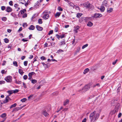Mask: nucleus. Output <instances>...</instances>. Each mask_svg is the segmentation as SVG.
Segmentation results:
<instances>
[{
    "instance_id": "nucleus-1",
    "label": "nucleus",
    "mask_w": 122,
    "mask_h": 122,
    "mask_svg": "<svg viewBox=\"0 0 122 122\" xmlns=\"http://www.w3.org/2000/svg\"><path fill=\"white\" fill-rule=\"evenodd\" d=\"M99 116V114L97 113L96 111H94L91 113L90 116V118L91 120L90 122H94L98 119Z\"/></svg>"
},
{
    "instance_id": "nucleus-2",
    "label": "nucleus",
    "mask_w": 122,
    "mask_h": 122,
    "mask_svg": "<svg viewBox=\"0 0 122 122\" xmlns=\"http://www.w3.org/2000/svg\"><path fill=\"white\" fill-rule=\"evenodd\" d=\"M90 88V86L89 85H85L83 89L80 91H79V92L81 91V92H83L87 91Z\"/></svg>"
},
{
    "instance_id": "nucleus-3",
    "label": "nucleus",
    "mask_w": 122,
    "mask_h": 122,
    "mask_svg": "<svg viewBox=\"0 0 122 122\" xmlns=\"http://www.w3.org/2000/svg\"><path fill=\"white\" fill-rule=\"evenodd\" d=\"M5 80L7 82H11L12 81V78L11 76H8L5 78Z\"/></svg>"
},
{
    "instance_id": "nucleus-4",
    "label": "nucleus",
    "mask_w": 122,
    "mask_h": 122,
    "mask_svg": "<svg viewBox=\"0 0 122 122\" xmlns=\"http://www.w3.org/2000/svg\"><path fill=\"white\" fill-rule=\"evenodd\" d=\"M83 5L84 7H85L86 9H90V4L88 2L84 3Z\"/></svg>"
},
{
    "instance_id": "nucleus-5",
    "label": "nucleus",
    "mask_w": 122,
    "mask_h": 122,
    "mask_svg": "<svg viewBox=\"0 0 122 122\" xmlns=\"http://www.w3.org/2000/svg\"><path fill=\"white\" fill-rule=\"evenodd\" d=\"M35 74V73L33 72H31L29 73L28 74V76L29 77V78L28 79L31 81V79L32 78V75L34 74Z\"/></svg>"
},
{
    "instance_id": "nucleus-6",
    "label": "nucleus",
    "mask_w": 122,
    "mask_h": 122,
    "mask_svg": "<svg viewBox=\"0 0 122 122\" xmlns=\"http://www.w3.org/2000/svg\"><path fill=\"white\" fill-rule=\"evenodd\" d=\"M12 10V9L10 7L7 6L6 7V9L5 10V11L6 12H11Z\"/></svg>"
},
{
    "instance_id": "nucleus-7",
    "label": "nucleus",
    "mask_w": 122,
    "mask_h": 122,
    "mask_svg": "<svg viewBox=\"0 0 122 122\" xmlns=\"http://www.w3.org/2000/svg\"><path fill=\"white\" fill-rule=\"evenodd\" d=\"M118 111V109H115L114 110L111 111L110 112V114L111 115H112L115 114L116 112H117Z\"/></svg>"
},
{
    "instance_id": "nucleus-8",
    "label": "nucleus",
    "mask_w": 122,
    "mask_h": 122,
    "mask_svg": "<svg viewBox=\"0 0 122 122\" xmlns=\"http://www.w3.org/2000/svg\"><path fill=\"white\" fill-rule=\"evenodd\" d=\"M36 28L37 30L40 31H42L43 29V28L42 27L38 25H36Z\"/></svg>"
},
{
    "instance_id": "nucleus-9",
    "label": "nucleus",
    "mask_w": 122,
    "mask_h": 122,
    "mask_svg": "<svg viewBox=\"0 0 122 122\" xmlns=\"http://www.w3.org/2000/svg\"><path fill=\"white\" fill-rule=\"evenodd\" d=\"M42 114L45 117H47L49 115L48 114L45 110H43L42 111Z\"/></svg>"
},
{
    "instance_id": "nucleus-10",
    "label": "nucleus",
    "mask_w": 122,
    "mask_h": 122,
    "mask_svg": "<svg viewBox=\"0 0 122 122\" xmlns=\"http://www.w3.org/2000/svg\"><path fill=\"white\" fill-rule=\"evenodd\" d=\"M49 16L48 14L47 13L45 14L43 16V18L45 19H48L49 17Z\"/></svg>"
},
{
    "instance_id": "nucleus-11",
    "label": "nucleus",
    "mask_w": 122,
    "mask_h": 122,
    "mask_svg": "<svg viewBox=\"0 0 122 122\" xmlns=\"http://www.w3.org/2000/svg\"><path fill=\"white\" fill-rule=\"evenodd\" d=\"M103 6H105L106 7H107L108 6V5L107 4V1L106 0H105L103 1L102 3Z\"/></svg>"
},
{
    "instance_id": "nucleus-12",
    "label": "nucleus",
    "mask_w": 122,
    "mask_h": 122,
    "mask_svg": "<svg viewBox=\"0 0 122 122\" xmlns=\"http://www.w3.org/2000/svg\"><path fill=\"white\" fill-rule=\"evenodd\" d=\"M40 5V4L39 3H38V2H37L36 4V5H35L34 6V9L38 8Z\"/></svg>"
},
{
    "instance_id": "nucleus-13",
    "label": "nucleus",
    "mask_w": 122,
    "mask_h": 122,
    "mask_svg": "<svg viewBox=\"0 0 122 122\" xmlns=\"http://www.w3.org/2000/svg\"><path fill=\"white\" fill-rule=\"evenodd\" d=\"M69 102V100L68 99H66L64 102L63 105L65 106L68 104Z\"/></svg>"
},
{
    "instance_id": "nucleus-14",
    "label": "nucleus",
    "mask_w": 122,
    "mask_h": 122,
    "mask_svg": "<svg viewBox=\"0 0 122 122\" xmlns=\"http://www.w3.org/2000/svg\"><path fill=\"white\" fill-rule=\"evenodd\" d=\"M105 8L104 7L103 5H102L100 8V10L102 12H103L104 11Z\"/></svg>"
},
{
    "instance_id": "nucleus-15",
    "label": "nucleus",
    "mask_w": 122,
    "mask_h": 122,
    "mask_svg": "<svg viewBox=\"0 0 122 122\" xmlns=\"http://www.w3.org/2000/svg\"><path fill=\"white\" fill-rule=\"evenodd\" d=\"M68 4L71 7H72L73 8L74 7V5L73 3L72 2H71L70 1H69L68 2H67Z\"/></svg>"
},
{
    "instance_id": "nucleus-16",
    "label": "nucleus",
    "mask_w": 122,
    "mask_h": 122,
    "mask_svg": "<svg viewBox=\"0 0 122 122\" xmlns=\"http://www.w3.org/2000/svg\"><path fill=\"white\" fill-rule=\"evenodd\" d=\"M65 41L64 40H63V41L60 42V46H62L66 44L65 43Z\"/></svg>"
},
{
    "instance_id": "nucleus-17",
    "label": "nucleus",
    "mask_w": 122,
    "mask_h": 122,
    "mask_svg": "<svg viewBox=\"0 0 122 122\" xmlns=\"http://www.w3.org/2000/svg\"><path fill=\"white\" fill-rule=\"evenodd\" d=\"M35 28V26L33 25H31L29 27V29L30 30H33Z\"/></svg>"
},
{
    "instance_id": "nucleus-18",
    "label": "nucleus",
    "mask_w": 122,
    "mask_h": 122,
    "mask_svg": "<svg viewBox=\"0 0 122 122\" xmlns=\"http://www.w3.org/2000/svg\"><path fill=\"white\" fill-rule=\"evenodd\" d=\"M6 116V114L5 113H4L0 115V117L3 118H6L5 117Z\"/></svg>"
},
{
    "instance_id": "nucleus-19",
    "label": "nucleus",
    "mask_w": 122,
    "mask_h": 122,
    "mask_svg": "<svg viewBox=\"0 0 122 122\" xmlns=\"http://www.w3.org/2000/svg\"><path fill=\"white\" fill-rule=\"evenodd\" d=\"M61 13V12H57L55 15V17L56 18L59 17Z\"/></svg>"
},
{
    "instance_id": "nucleus-20",
    "label": "nucleus",
    "mask_w": 122,
    "mask_h": 122,
    "mask_svg": "<svg viewBox=\"0 0 122 122\" xmlns=\"http://www.w3.org/2000/svg\"><path fill=\"white\" fill-rule=\"evenodd\" d=\"M19 72L21 75H22L23 73L24 72L23 71V70L22 69H19Z\"/></svg>"
},
{
    "instance_id": "nucleus-21",
    "label": "nucleus",
    "mask_w": 122,
    "mask_h": 122,
    "mask_svg": "<svg viewBox=\"0 0 122 122\" xmlns=\"http://www.w3.org/2000/svg\"><path fill=\"white\" fill-rule=\"evenodd\" d=\"M82 15V13H78L76 14V17L78 18H79Z\"/></svg>"
},
{
    "instance_id": "nucleus-22",
    "label": "nucleus",
    "mask_w": 122,
    "mask_h": 122,
    "mask_svg": "<svg viewBox=\"0 0 122 122\" xmlns=\"http://www.w3.org/2000/svg\"><path fill=\"white\" fill-rule=\"evenodd\" d=\"M89 71V69L88 68L85 69L83 72V73L84 74H86Z\"/></svg>"
},
{
    "instance_id": "nucleus-23",
    "label": "nucleus",
    "mask_w": 122,
    "mask_h": 122,
    "mask_svg": "<svg viewBox=\"0 0 122 122\" xmlns=\"http://www.w3.org/2000/svg\"><path fill=\"white\" fill-rule=\"evenodd\" d=\"M93 25V23L91 22H89L87 25L89 27H91Z\"/></svg>"
},
{
    "instance_id": "nucleus-24",
    "label": "nucleus",
    "mask_w": 122,
    "mask_h": 122,
    "mask_svg": "<svg viewBox=\"0 0 122 122\" xmlns=\"http://www.w3.org/2000/svg\"><path fill=\"white\" fill-rule=\"evenodd\" d=\"M113 10V9L111 8H108L107 9V11L108 12L110 13L112 12Z\"/></svg>"
},
{
    "instance_id": "nucleus-25",
    "label": "nucleus",
    "mask_w": 122,
    "mask_h": 122,
    "mask_svg": "<svg viewBox=\"0 0 122 122\" xmlns=\"http://www.w3.org/2000/svg\"><path fill=\"white\" fill-rule=\"evenodd\" d=\"M17 105V104L16 103H15L14 104L11 105V106L10 107V109H11V108L15 107Z\"/></svg>"
},
{
    "instance_id": "nucleus-26",
    "label": "nucleus",
    "mask_w": 122,
    "mask_h": 122,
    "mask_svg": "<svg viewBox=\"0 0 122 122\" xmlns=\"http://www.w3.org/2000/svg\"><path fill=\"white\" fill-rule=\"evenodd\" d=\"M73 8H74L77 10H79L80 8L77 5H74V6Z\"/></svg>"
},
{
    "instance_id": "nucleus-27",
    "label": "nucleus",
    "mask_w": 122,
    "mask_h": 122,
    "mask_svg": "<svg viewBox=\"0 0 122 122\" xmlns=\"http://www.w3.org/2000/svg\"><path fill=\"white\" fill-rule=\"evenodd\" d=\"M2 20L4 21H5L7 20V18L6 17H2L1 18Z\"/></svg>"
},
{
    "instance_id": "nucleus-28",
    "label": "nucleus",
    "mask_w": 122,
    "mask_h": 122,
    "mask_svg": "<svg viewBox=\"0 0 122 122\" xmlns=\"http://www.w3.org/2000/svg\"><path fill=\"white\" fill-rule=\"evenodd\" d=\"M13 64L14 66L16 67L18 66V65L17 64V62L16 61H14L13 62Z\"/></svg>"
},
{
    "instance_id": "nucleus-29",
    "label": "nucleus",
    "mask_w": 122,
    "mask_h": 122,
    "mask_svg": "<svg viewBox=\"0 0 122 122\" xmlns=\"http://www.w3.org/2000/svg\"><path fill=\"white\" fill-rule=\"evenodd\" d=\"M80 28V27L79 26H77L76 27L75 30V32L76 33L78 32V30Z\"/></svg>"
},
{
    "instance_id": "nucleus-30",
    "label": "nucleus",
    "mask_w": 122,
    "mask_h": 122,
    "mask_svg": "<svg viewBox=\"0 0 122 122\" xmlns=\"http://www.w3.org/2000/svg\"><path fill=\"white\" fill-rule=\"evenodd\" d=\"M37 81L35 79H33L31 80V83L33 84H34L35 83H37Z\"/></svg>"
},
{
    "instance_id": "nucleus-31",
    "label": "nucleus",
    "mask_w": 122,
    "mask_h": 122,
    "mask_svg": "<svg viewBox=\"0 0 122 122\" xmlns=\"http://www.w3.org/2000/svg\"><path fill=\"white\" fill-rule=\"evenodd\" d=\"M85 19L84 17H81L79 20V21L80 22H81L83 21Z\"/></svg>"
},
{
    "instance_id": "nucleus-32",
    "label": "nucleus",
    "mask_w": 122,
    "mask_h": 122,
    "mask_svg": "<svg viewBox=\"0 0 122 122\" xmlns=\"http://www.w3.org/2000/svg\"><path fill=\"white\" fill-rule=\"evenodd\" d=\"M26 100L27 99L26 98H24L21 99L20 101L22 102H25Z\"/></svg>"
},
{
    "instance_id": "nucleus-33",
    "label": "nucleus",
    "mask_w": 122,
    "mask_h": 122,
    "mask_svg": "<svg viewBox=\"0 0 122 122\" xmlns=\"http://www.w3.org/2000/svg\"><path fill=\"white\" fill-rule=\"evenodd\" d=\"M8 93L10 94V95L12 94L13 93V90H10L8 91L7 92Z\"/></svg>"
},
{
    "instance_id": "nucleus-34",
    "label": "nucleus",
    "mask_w": 122,
    "mask_h": 122,
    "mask_svg": "<svg viewBox=\"0 0 122 122\" xmlns=\"http://www.w3.org/2000/svg\"><path fill=\"white\" fill-rule=\"evenodd\" d=\"M38 23L40 24H42V20L41 19H39L38 20Z\"/></svg>"
},
{
    "instance_id": "nucleus-35",
    "label": "nucleus",
    "mask_w": 122,
    "mask_h": 122,
    "mask_svg": "<svg viewBox=\"0 0 122 122\" xmlns=\"http://www.w3.org/2000/svg\"><path fill=\"white\" fill-rule=\"evenodd\" d=\"M26 11V10L25 9H24L23 10H21L20 11V12H21V14H22L24 13Z\"/></svg>"
},
{
    "instance_id": "nucleus-36",
    "label": "nucleus",
    "mask_w": 122,
    "mask_h": 122,
    "mask_svg": "<svg viewBox=\"0 0 122 122\" xmlns=\"http://www.w3.org/2000/svg\"><path fill=\"white\" fill-rule=\"evenodd\" d=\"M88 46V44H85V45H83V46H82V49H84L85 48H86V47H87Z\"/></svg>"
},
{
    "instance_id": "nucleus-37",
    "label": "nucleus",
    "mask_w": 122,
    "mask_h": 122,
    "mask_svg": "<svg viewBox=\"0 0 122 122\" xmlns=\"http://www.w3.org/2000/svg\"><path fill=\"white\" fill-rule=\"evenodd\" d=\"M64 51H63V50H58L57 52H56V53H61V52H63Z\"/></svg>"
},
{
    "instance_id": "nucleus-38",
    "label": "nucleus",
    "mask_w": 122,
    "mask_h": 122,
    "mask_svg": "<svg viewBox=\"0 0 122 122\" xmlns=\"http://www.w3.org/2000/svg\"><path fill=\"white\" fill-rule=\"evenodd\" d=\"M41 63L42 64L43 66L45 67V68H46L47 67V65L45 64L44 62H42Z\"/></svg>"
},
{
    "instance_id": "nucleus-39",
    "label": "nucleus",
    "mask_w": 122,
    "mask_h": 122,
    "mask_svg": "<svg viewBox=\"0 0 122 122\" xmlns=\"http://www.w3.org/2000/svg\"><path fill=\"white\" fill-rule=\"evenodd\" d=\"M21 1H22V2H20V3L22 4H25L26 2L25 0H21Z\"/></svg>"
},
{
    "instance_id": "nucleus-40",
    "label": "nucleus",
    "mask_w": 122,
    "mask_h": 122,
    "mask_svg": "<svg viewBox=\"0 0 122 122\" xmlns=\"http://www.w3.org/2000/svg\"><path fill=\"white\" fill-rule=\"evenodd\" d=\"M7 98H8V97H6L5 98V100L4 102V103H7L8 102L9 100H8L7 99Z\"/></svg>"
},
{
    "instance_id": "nucleus-41",
    "label": "nucleus",
    "mask_w": 122,
    "mask_h": 122,
    "mask_svg": "<svg viewBox=\"0 0 122 122\" xmlns=\"http://www.w3.org/2000/svg\"><path fill=\"white\" fill-rule=\"evenodd\" d=\"M4 41L6 43H8L9 42V40L7 39L6 38L4 39Z\"/></svg>"
},
{
    "instance_id": "nucleus-42",
    "label": "nucleus",
    "mask_w": 122,
    "mask_h": 122,
    "mask_svg": "<svg viewBox=\"0 0 122 122\" xmlns=\"http://www.w3.org/2000/svg\"><path fill=\"white\" fill-rule=\"evenodd\" d=\"M28 61H24V64L25 66H26L27 65Z\"/></svg>"
},
{
    "instance_id": "nucleus-43",
    "label": "nucleus",
    "mask_w": 122,
    "mask_h": 122,
    "mask_svg": "<svg viewBox=\"0 0 122 122\" xmlns=\"http://www.w3.org/2000/svg\"><path fill=\"white\" fill-rule=\"evenodd\" d=\"M28 76H27L26 75H25L23 77V78L25 80H26V79L27 78Z\"/></svg>"
},
{
    "instance_id": "nucleus-44",
    "label": "nucleus",
    "mask_w": 122,
    "mask_h": 122,
    "mask_svg": "<svg viewBox=\"0 0 122 122\" xmlns=\"http://www.w3.org/2000/svg\"><path fill=\"white\" fill-rule=\"evenodd\" d=\"M5 8V7L4 6H2L1 7V9L2 10H4Z\"/></svg>"
},
{
    "instance_id": "nucleus-45",
    "label": "nucleus",
    "mask_w": 122,
    "mask_h": 122,
    "mask_svg": "<svg viewBox=\"0 0 122 122\" xmlns=\"http://www.w3.org/2000/svg\"><path fill=\"white\" fill-rule=\"evenodd\" d=\"M41 59L42 60H46V58L44 56H42L41 57Z\"/></svg>"
},
{
    "instance_id": "nucleus-46",
    "label": "nucleus",
    "mask_w": 122,
    "mask_h": 122,
    "mask_svg": "<svg viewBox=\"0 0 122 122\" xmlns=\"http://www.w3.org/2000/svg\"><path fill=\"white\" fill-rule=\"evenodd\" d=\"M5 81H0V84H4L5 83Z\"/></svg>"
},
{
    "instance_id": "nucleus-47",
    "label": "nucleus",
    "mask_w": 122,
    "mask_h": 122,
    "mask_svg": "<svg viewBox=\"0 0 122 122\" xmlns=\"http://www.w3.org/2000/svg\"><path fill=\"white\" fill-rule=\"evenodd\" d=\"M98 13H95L94 14V17L96 18H98Z\"/></svg>"
},
{
    "instance_id": "nucleus-48",
    "label": "nucleus",
    "mask_w": 122,
    "mask_h": 122,
    "mask_svg": "<svg viewBox=\"0 0 122 122\" xmlns=\"http://www.w3.org/2000/svg\"><path fill=\"white\" fill-rule=\"evenodd\" d=\"M14 7L16 9L19 6V5L17 4H15L14 5Z\"/></svg>"
},
{
    "instance_id": "nucleus-49",
    "label": "nucleus",
    "mask_w": 122,
    "mask_h": 122,
    "mask_svg": "<svg viewBox=\"0 0 122 122\" xmlns=\"http://www.w3.org/2000/svg\"><path fill=\"white\" fill-rule=\"evenodd\" d=\"M58 9L59 11H62L63 10L60 7H58Z\"/></svg>"
},
{
    "instance_id": "nucleus-50",
    "label": "nucleus",
    "mask_w": 122,
    "mask_h": 122,
    "mask_svg": "<svg viewBox=\"0 0 122 122\" xmlns=\"http://www.w3.org/2000/svg\"><path fill=\"white\" fill-rule=\"evenodd\" d=\"M20 109H21L20 107H16L15 109V110L17 111Z\"/></svg>"
},
{
    "instance_id": "nucleus-51",
    "label": "nucleus",
    "mask_w": 122,
    "mask_h": 122,
    "mask_svg": "<svg viewBox=\"0 0 122 122\" xmlns=\"http://www.w3.org/2000/svg\"><path fill=\"white\" fill-rule=\"evenodd\" d=\"M65 35L63 34L62 35L60 36V38L62 39L65 37Z\"/></svg>"
},
{
    "instance_id": "nucleus-52",
    "label": "nucleus",
    "mask_w": 122,
    "mask_h": 122,
    "mask_svg": "<svg viewBox=\"0 0 122 122\" xmlns=\"http://www.w3.org/2000/svg\"><path fill=\"white\" fill-rule=\"evenodd\" d=\"M19 92L18 90L16 89L14 90H13V93H15L18 92Z\"/></svg>"
},
{
    "instance_id": "nucleus-53",
    "label": "nucleus",
    "mask_w": 122,
    "mask_h": 122,
    "mask_svg": "<svg viewBox=\"0 0 122 122\" xmlns=\"http://www.w3.org/2000/svg\"><path fill=\"white\" fill-rule=\"evenodd\" d=\"M9 4L11 6H12L13 5V2L12 1H10L9 2Z\"/></svg>"
},
{
    "instance_id": "nucleus-54",
    "label": "nucleus",
    "mask_w": 122,
    "mask_h": 122,
    "mask_svg": "<svg viewBox=\"0 0 122 122\" xmlns=\"http://www.w3.org/2000/svg\"><path fill=\"white\" fill-rule=\"evenodd\" d=\"M53 32V30H51L48 33V35H50L51 34H52Z\"/></svg>"
},
{
    "instance_id": "nucleus-55",
    "label": "nucleus",
    "mask_w": 122,
    "mask_h": 122,
    "mask_svg": "<svg viewBox=\"0 0 122 122\" xmlns=\"http://www.w3.org/2000/svg\"><path fill=\"white\" fill-rule=\"evenodd\" d=\"M27 14L25 13H24V14L22 16V17L23 18H25L27 17Z\"/></svg>"
},
{
    "instance_id": "nucleus-56",
    "label": "nucleus",
    "mask_w": 122,
    "mask_h": 122,
    "mask_svg": "<svg viewBox=\"0 0 122 122\" xmlns=\"http://www.w3.org/2000/svg\"><path fill=\"white\" fill-rule=\"evenodd\" d=\"M23 86L25 88H27V86H26V85L25 83L24 82L23 83Z\"/></svg>"
},
{
    "instance_id": "nucleus-57",
    "label": "nucleus",
    "mask_w": 122,
    "mask_h": 122,
    "mask_svg": "<svg viewBox=\"0 0 122 122\" xmlns=\"http://www.w3.org/2000/svg\"><path fill=\"white\" fill-rule=\"evenodd\" d=\"M27 25L26 23H24L23 24V26L24 27H25L27 26Z\"/></svg>"
},
{
    "instance_id": "nucleus-58",
    "label": "nucleus",
    "mask_w": 122,
    "mask_h": 122,
    "mask_svg": "<svg viewBox=\"0 0 122 122\" xmlns=\"http://www.w3.org/2000/svg\"><path fill=\"white\" fill-rule=\"evenodd\" d=\"M117 59H116L114 62H113L112 63V64L113 65H115L116 63H117Z\"/></svg>"
},
{
    "instance_id": "nucleus-59",
    "label": "nucleus",
    "mask_w": 122,
    "mask_h": 122,
    "mask_svg": "<svg viewBox=\"0 0 122 122\" xmlns=\"http://www.w3.org/2000/svg\"><path fill=\"white\" fill-rule=\"evenodd\" d=\"M51 45L52 46H54L55 45V43L54 42H51Z\"/></svg>"
},
{
    "instance_id": "nucleus-60",
    "label": "nucleus",
    "mask_w": 122,
    "mask_h": 122,
    "mask_svg": "<svg viewBox=\"0 0 122 122\" xmlns=\"http://www.w3.org/2000/svg\"><path fill=\"white\" fill-rule=\"evenodd\" d=\"M22 28L21 27H20L18 31V32H19L20 31H21L22 30Z\"/></svg>"
},
{
    "instance_id": "nucleus-61",
    "label": "nucleus",
    "mask_w": 122,
    "mask_h": 122,
    "mask_svg": "<svg viewBox=\"0 0 122 122\" xmlns=\"http://www.w3.org/2000/svg\"><path fill=\"white\" fill-rule=\"evenodd\" d=\"M56 38L58 39H59V38H60V36H59L58 35L56 34Z\"/></svg>"
},
{
    "instance_id": "nucleus-62",
    "label": "nucleus",
    "mask_w": 122,
    "mask_h": 122,
    "mask_svg": "<svg viewBox=\"0 0 122 122\" xmlns=\"http://www.w3.org/2000/svg\"><path fill=\"white\" fill-rule=\"evenodd\" d=\"M122 116V113H120L119 114L118 116V118Z\"/></svg>"
},
{
    "instance_id": "nucleus-63",
    "label": "nucleus",
    "mask_w": 122,
    "mask_h": 122,
    "mask_svg": "<svg viewBox=\"0 0 122 122\" xmlns=\"http://www.w3.org/2000/svg\"><path fill=\"white\" fill-rule=\"evenodd\" d=\"M68 109V108H65L63 109L62 111H66Z\"/></svg>"
},
{
    "instance_id": "nucleus-64",
    "label": "nucleus",
    "mask_w": 122,
    "mask_h": 122,
    "mask_svg": "<svg viewBox=\"0 0 122 122\" xmlns=\"http://www.w3.org/2000/svg\"><path fill=\"white\" fill-rule=\"evenodd\" d=\"M86 118H85L82 121V122H86Z\"/></svg>"
}]
</instances>
